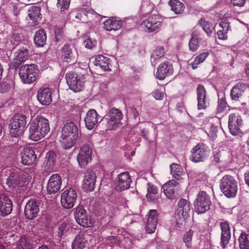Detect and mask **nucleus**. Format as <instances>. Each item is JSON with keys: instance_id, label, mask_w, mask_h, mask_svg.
<instances>
[{"instance_id": "f257e3e1", "label": "nucleus", "mask_w": 249, "mask_h": 249, "mask_svg": "<svg viewBox=\"0 0 249 249\" xmlns=\"http://www.w3.org/2000/svg\"><path fill=\"white\" fill-rule=\"evenodd\" d=\"M50 130L48 120L37 116L32 122L29 129L30 138L35 141L43 138Z\"/></svg>"}, {"instance_id": "f03ea898", "label": "nucleus", "mask_w": 249, "mask_h": 249, "mask_svg": "<svg viewBox=\"0 0 249 249\" xmlns=\"http://www.w3.org/2000/svg\"><path fill=\"white\" fill-rule=\"evenodd\" d=\"M78 128L73 122L66 124L62 130V145L64 149L71 148L78 138Z\"/></svg>"}, {"instance_id": "7ed1b4c3", "label": "nucleus", "mask_w": 249, "mask_h": 249, "mask_svg": "<svg viewBox=\"0 0 249 249\" xmlns=\"http://www.w3.org/2000/svg\"><path fill=\"white\" fill-rule=\"evenodd\" d=\"M27 124L26 117L20 114L15 115L10 120V133L11 137H17L21 135Z\"/></svg>"}, {"instance_id": "20e7f679", "label": "nucleus", "mask_w": 249, "mask_h": 249, "mask_svg": "<svg viewBox=\"0 0 249 249\" xmlns=\"http://www.w3.org/2000/svg\"><path fill=\"white\" fill-rule=\"evenodd\" d=\"M38 72L39 70L36 65H24L19 68V75L24 83L31 84L36 80Z\"/></svg>"}, {"instance_id": "39448f33", "label": "nucleus", "mask_w": 249, "mask_h": 249, "mask_svg": "<svg viewBox=\"0 0 249 249\" xmlns=\"http://www.w3.org/2000/svg\"><path fill=\"white\" fill-rule=\"evenodd\" d=\"M123 114L118 109L112 108L110 110L109 114L104 117L102 123L106 130H111L116 129L121 123Z\"/></svg>"}, {"instance_id": "423d86ee", "label": "nucleus", "mask_w": 249, "mask_h": 249, "mask_svg": "<svg viewBox=\"0 0 249 249\" xmlns=\"http://www.w3.org/2000/svg\"><path fill=\"white\" fill-rule=\"evenodd\" d=\"M220 188L227 197H234L237 191V182L232 177L226 175L221 180Z\"/></svg>"}, {"instance_id": "0eeeda50", "label": "nucleus", "mask_w": 249, "mask_h": 249, "mask_svg": "<svg viewBox=\"0 0 249 249\" xmlns=\"http://www.w3.org/2000/svg\"><path fill=\"white\" fill-rule=\"evenodd\" d=\"M66 79L70 89L75 92H79L84 88L86 80L83 75L78 76L74 72L70 71L66 74Z\"/></svg>"}, {"instance_id": "6e6552de", "label": "nucleus", "mask_w": 249, "mask_h": 249, "mask_svg": "<svg viewBox=\"0 0 249 249\" xmlns=\"http://www.w3.org/2000/svg\"><path fill=\"white\" fill-rule=\"evenodd\" d=\"M61 57L64 62L74 64L78 57L75 46L71 44H65L60 50Z\"/></svg>"}, {"instance_id": "1a4fd4ad", "label": "nucleus", "mask_w": 249, "mask_h": 249, "mask_svg": "<svg viewBox=\"0 0 249 249\" xmlns=\"http://www.w3.org/2000/svg\"><path fill=\"white\" fill-rule=\"evenodd\" d=\"M190 210V202L186 199H181L178 203V219L177 220V225L178 227L185 223V220L189 216Z\"/></svg>"}, {"instance_id": "9d476101", "label": "nucleus", "mask_w": 249, "mask_h": 249, "mask_svg": "<svg viewBox=\"0 0 249 249\" xmlns=\"http://www.w3.org/2000/svg\"><path fill=\"white\" fill-rule=\"evenodd\" d=\"M211 202L210 197L205 192H199L195 204L196 212L198 213H203L210 209Z\"/></svg>"}, {"instance_id": "9b49d317", "label": "nucleus", "mask_w": 249, "mask_h": 249, "mask_svg": "<svg viewBox=\"0 0 249 249\" xmlns=\"http://www.w3.org/2000/svg\"><path fill=\"white\" fill-rule=\"evenodd\" d=\"M74 217L77 223L82 227L89 228L93 226V222L87 215V212L82 206H78L76 207L74 212Z\"/></svg>"}, {"instance_id": "f8f14e48", "label": "nucleus", "mask_w": 249, "mask_h": 249, "mask_svg": "<svg viewBox=\"0 0 249 249\" xmlns=\"http://www.w3.org/2000/svg\"><path fill=\"white\" fill-rule=\"evenodd\" d=\"M77 194L72 188L65 190L61 196V203L62 206L67 209L72 208L76 201Z\"/></svg>"}, {"instance_id": "ddd939ff", "label": "nucleus", "mask_w": 249, "mask_h": 249, "mask_svg": "<svg viewBox=\"0 0 249 249\" xmlns=\"http://www.w3.org/2000/svg\"><path fill=\"white\" fill-rule=\"evenodd\" d=\"M92 153V148L88 144H85L80 148L77 160L81 168L86 167L91 160Z\"/></svg>"}, {"instance_id": "4468645a", "label": "nucleus", "mask_w": 249, "mask_h": 249, "mask_svg": "<svg viewBox=\"0 0 249 249\" xmlns=\"http://www.w3.org/2000/svg\"><path fill=\"white\" fill-rule=\"evenodd\" d=\"M243 124V121L240 116L235 114L230 115L229 128L232 135L235 136L242 133Z\"/></svg>"}, {"instance_id": "2eb2a0df", "label": "nucleus", "mask_w": 249, "mask_h": 249, "mask_svg": "<svg viewBox=\"0 0 249 249\" xmlns=\"http://www.w3.org/2000/svg\"><path fill=\"white\" fill-rule=\"evenodd\" d=\"M96 176L95 173L88 169L85 172L83 179V188L86 191H92L94 189Z\"/></svg>"}, {"instance_id": "dca6fc26", "label": "nucleus", "mask_w": 249, "mask_h": 249, "mask_svg": "<svg viewBox=\"0 0 249 249\" xmlns=\"http://www.w3.org/2000/svg\"><path fill=\"white\" fill-rule=\"evenodd\" d=\"M39 203L35 199L29 200L24 209L26 217L31 220L36 217L39 211Z\"/></svg>"}, {"instance_id": "f3484780", "label": "nucleus", "mask_w": 249, "mask_h": 249, "mask_svg": "<svg viewBox=\"0 0 249 249\" xmlns=\"http://www.w3.org/2000/svg\"><path fill=\"white\" fill-rule=\"evenodd\" d=\"M13 204L11 199L5 194H0V215L5 216L12 212Z\"/></svg>"}, {"instance_id": "a211bd4d", "label": "nucleus", "mask_w": 249, "mask_h": 249, "mask_svg": "<svg viewBox=\"0 0 249 249\" xmlns=\"http://www.w3.org/2000/svg\"><path fill=\"white\" fill-rule=\"evenodd\" d=\"M62 184L61 177L58 174L52 175L48 181L47 190L49 194H55L60 189Z\"/></svg>"}, {"instance_id": "6ab92c4d", "label": "nucleus", "mask_w": 249, "mask_h": 249, "mask_svg": "<svg viewBox=\"0 0 249 249\" xmlns=\"http://www.w3.org/2000/svg\"><path fill=\"white\" fill-rule=\"evenodd\" d=\"M162 187L163 193L168 198L173 199L178 195V183L175 180H171L168 181Z\"/></svg>"}, {"instance_id": "aec40b11", "label": "nucleus", "mask_w": 249, "mask_h": 249, "mask_svg": "<svg viewBox=\"0 0 249 249\" xmlns=\"http://www.w3.org/2000/svg\"><path fill=\"white\" fill-rule=\"evenodd\" d=\"M161 18L157 15L150 16L143 21L144 26L150 32L155 31L161 26Z\"/></svg>"}, {"instance_id": "412c9836", "label": "nucleus", "mask_w": 249, "mask_h": 249, "mask_svg": "<svg viewBox=\"0 0 249 249\" xmlns=\"http://www.w3.org/2000/svg\"><path fill=\"white\" fill-rule=\"evenodd\" d=\"M249 88V85L239 82L236 84L231 89V96L232 100L238 101L245 94L247 90Z\"/></svg>"}, {"instance_id": "4be33fe9", "label": "nucleus", "mask_w": 249, "mask_h": 249, "mask_svg": "<svg viewBox=\"0 0 249 249\" xmlns=\"http://www.w3.org/2000/svg\"><path fill=\"white\" fill-rule=\"evenodd\" d=\"M37 156L31 147H28L23 149L21 157V162L26 165H31L36 160Z\"/></svg>"}, {"instance_id": "5701e85b", "label": "nucleus", "mask_w": 249, "mask_h": 249, "mask_svg": "<svg viewBox=\"0 0 249 249\" xmlns=\"http://www.w3.org/2000/svg\"><path fill=\"white\" fill-rule=\"evenodd\" d=\"M147 216L145 230L147 233H152L155 232L158 223L157 211L156 210H151Z\"/></svg>"}, {"instance_id": "b1692460", "label": "nucleus", "mask_w": 249, "mask_h": 249, "mask_svg": "<svg viewBox=\"0 0 249 249\" xmlns=\"http://www.w3.org/2000/svg\"><path fill=\"white\" fill-rule=\"evenodd\" d=\"M100 116L94 109H90L87 113L85 122L87 128L91 130L97 124Z\"/></svg>"}, {"instance_id": "393cba45", "label": "nucleus", "mask_w": 249, "mask_h": 249, "mask_svg": "<svg viewBox=\"0 0 249 249\" xmlns=\"http://www.w3.org/2000/svg\"><path fill=\"white\" fill-rule=\"evenodd\" d=\"M220 227L221 229V245L224 249L229 244L231 238L230 227L227 221L221 222Z\"/></svg>"}, {"instance_id": "a878e982", "label": "nucleus", "mask_w": 249, "mask_h": 249, "mask_svg": "<svg viewBox=\"0 0 249 249\" xmlns=\"http://www.w3.org/2000/svg\"><path fill=\"white\" fill-rule=\"evenodd\" d=\"M131 182L130 176L128 172H123L118 176L117 189L120 191L129 188Z\"/></svg>"}, {"instance_id": "bb28decb", "label": "nucleus", "mask_w": 249, "mask_h": 249, "mask_svg": "<svg viewBox=\"0 0 249 249\" xmlns=\"http://www.w3.org/2000/svg\"><path fill=\"white\" fill-rule=\"evenodd\" d=\"M206 149L203 143H198L192 150L191 160L194 162H198L206 156Z\"/></svg>"}, {"instance_id": "cd10ccee", "label": "nucleus", "mask_w": 249, "mask_h": 249, "mask_svg": "<svg viewBox=\"0 0 249 249\" xmlns=\"http://www.w3.org/2000/svg\"><path fill=\"white\" fill-rule=\"evenodd\" d=\"M37 99L43 105H48L52 101V92L48 88L40 89L37 93Z\"/></svg>"}, {"instance_id": "c85d7f7f", "label": "nucleus", "mask_w": 249, "mask_h": 249, "mask_svg": "<svg viewBox=\"0 0 249 249\" xmlns=\"http://www.w3.org/2000/svg\"><path fill=\"white\" fill-rule=\"evenodd\" d=\"M172 72V65H169L167 62H164L159 66L156 76L159 79L163 80L165 77L171 75Z\"/></svg>"}, {"instance_id": "c756f323", "label": "nucleus", "mask_w": 249, "mask_h": 249, "mask_svg": "<svg viewBox=\"0 0 249 249\" xmlns=\"http://www.w3.org/2000/svg\"><path fill=\"white\" fill-rule=\"evenodd\" d=\"M200 31L197 29H195L192 33V37L189 41V46L190 50L193 52L196 51L199 48V41L202 38Z\"/></svg>"}, {"instance_id": "7c9ffc66", "label": "nucleus", "mask_w": 249, "mask_h": 249, "mask_svg": "<svg viewBox=\"0 0 249 249\" xmlns=\"http://www.w3.org/2000/svg\"><path fill=\"white\" fill-rule=\"evenodd\" d=\"M197 99L198 102V108L199 109H205L206 105V90L201 85H199L196 89Z\"/></svg>"}, {"instance_id": "2f4dec72", "label": "nucleus", "mask_w": 249, "mask_h": 249, "mask_svg": "<svg viewBox=\"0 0 249 249\" xmlns=\"http://www.w3.org/2000/svg\"><path fill=\"white\" fill-rule=\"evenodd\" d=\"M122 25L121 20H118L114 18H109L104 22V28L108 31H116L119 29Z\"/></svg>"}, {"instance_id": "473e14b6", "label": "nucleus", "mask_w": 249, "mask_h": 249, "mask_svg": "<svg viewBox=\"0 0 249 249\" xmlns=\"http://www.w3.org/2000/svg\"><path fill=\"white\" fill-rule=\"evenodd\" d=\"M28 50L27 49L23 48L17 52L15 58V62L14 63L15 67H18L22 62H24L28 59Z\"/></svg>"}, {"instance_id": "72a5a7b5", "label": "nucleus", "mask_w": 249, "mask_h": 249, "mask_svg": "<svg viewBox=\"0 0 249 249\" xmlns=\"http://www.w3.org/2000/svg\"><path fill=\"white\" fill-rule=\"evenodd\" d=\"M94 64L96 66L99 67L105 71H107L109 68L108 59L103 55H98L95 58Z\"/></svg>"}, {"instance_id": "f704fd0d", "label": "nucleus", "mask_w": 249, "mask_h": 249, "mask_svg": "<svg viewBox=\"0 0 249 249\" xmlns=\"http://www.w3.org/2000/svg\"><path fill=\"white\" fill-rule=\"evenodd\" d=\"M32 241L25 236H22L17 246L16 249H33Z\"/></svg>"}, {"instance_id": "c9c22d12", "label": "nucleus", "mask_w": 249, "mask_h": 249, "mask_svg": "<svg viewBox=\"0 0 249 249\" xmlns=\"http://www.w3.org/2000/svg\"><path fill=\"white\" fill-rule=\"evenodd\" d=\"M230 25L226 22H222L219 25V29L217 32L218 38L224 40L227 38V32L229 30Z\"/></svg>"}, {"instance_id": "e433bc0d", "label": "nucleus", "mask_w": 249, "mask_h": 249, "mask_svg": "<svg viewBox=\"0 0 249 249\" xmlns=\"http://www.w3.org/2000/svg\"><path fill=\"white\" fill-rule=\"evenodd\" d=\"M172 174L175 178L179 180L182 179V176L185 175L181 166L177 163H173L170 165Z\"/></svg>"}, {"instance_id": "4c0bfd02", "label": "nucleus", "mask_w": 249, "mask_h": 249, "mask_svg": "<svg viewBox=\"0 0 249 249\" xmlns=\"http://www.w3.org/2000/svg\"><path fill=\"white\" fill-rule=\"evenodd\" d=\"M86 246V240L82 234H78L72 244V249H83Z\"/></svg>"}, {"instance_id": "58836bf2", "label": "nucleus", "mask_w": 249, "mask_h": 249, "mask_svg": "<svg viewBox=\"0 0 249 249\" xmlns=\"http://www.w3.org/2000/svg\"><path fill=\"white\" fill-rule=\"evenodd\" d=\"M28 12L30 19L32 21L33 23L36 24L39 19L40 8L36 6H33Z\"/></svg>"}, {"instance_id": "ea45409f", "label": "nucleus", "mask_w": 249, "mask_h": 249, "mask_svg": "<svg viewBox=\"0 0 249 249\" xmlns=\"http://www.w3.org/2000/svg\"><path fill=\"white\" fill-rule=\"evenodd\" d=\"M46 41V36L43 29H40L36 34L35 43L38 46H43Z\"/></svg>"}, {"instance_id": "a19ab883", "label": "nucleus", "mask_w": 249, "mask_h": 249, "mask_svg": "<svg viewBox=\"0 0 249 249\" xmlns=\"http://www.w3.org/2000/svg\"><path fill=\"white\" fill-rule=\"evenodd\" d=\"M20 179V176L17 173H13L8 178L6 184L9 187H19Z\"/></svg>"}, {"instance_id": "79ce46f5", "label": "nucleus", "mask_w": 249, "mask_h": 249, "mask_svg": "<svg viewBox=\"0 0 249 249\" xmlns=\"http://www.w3.org/2000/svg\"><path fill=\"white\" fill-rule=\"evenodd\" d=\"M238 241L240 249H249V234L242 232L239 236Z\"/></svg>"}, {"instance_id": "37998d69", "label": "nucleus", "mask_w": 249, "mask_h": 249, "mask_svg": "<svg viewBox=\"0 0 249 249\" xmlns=\"http://www.w3.org/2000/svg\"><path fill=\"white\" fill-rule=\"evenodd\" d=\"M171 10L176 14H180L184 10L183 4L178 0H171L169 2Z\"/></svg>"}, {"instance_id": "c03bdc74", "label": "nucleus", "mask_w": 249, "mask_h": 249, "mask_svg": "<svg viewBox=\"0 0 249 249\" xmlns=\"http://www.w3.org/2000/svg\"><path fill=\"white\" fill-rule=\"evenodd\" d=\"M147 193L146 197L150 201H153L158 198V190L153 185L148 184Z\"/></svg>"}, {"instance_id": "a18cd8bd", "label": "nucleus", "mask_w": 249, "mask_h": 249, "mask_svg": "<svg viewBox=\"0 0 249 249\" xmlns=\"http://www.w3.org/2000/svg\"><path fill=\"white\" fill-rule=\"evenodd\" d=\"M45 159L47 161L46 166H48L50 169H53L56 161L55 153L53 151L48 152L46 154Z\"/></svg>"}, {"instance_id": "49530a36", "label": "nucleus", "mask_w": 249, "mask_h": 249, "mask_svg": "<svg viewBox=\"0 0 249 249\" xmlns=\"http://www.w3.org/2000/svg\"><path fill=\"white\" fill-rule=\"evenodd\" d=\"M199 23L208 36H210L213 32L214 27L210 22L201 19L200 20Z\"/></svg>"}, {"instance_id": "de8ad7c7", "label": "nucleus", "mask_w": 249, "mask_h": 249, "mask_svg": "<svg viewBox=\"0 0 249 249\" xmlns=\"http://www.w3.org/2000/svg\"><path fill=\"white\" fill-rule=\"evenodd\" d=\"M106 244L110 247H118L121 243V241L117 236H110L105 239Z\"/></svg>"}, {"instance_id": "09e8293b", "label": "nucleus", "mask_w": 249, "mask_h": 249, "mask_svg": "<svg viewBox=\"0 0 249 249\" xmlns=\"http://www.w3.org/2000/svg\"><path fill=\"white\" fill-rule=\"evenodd\" d=\"M164 49L163 47H158L153 52L151 57L156 60L162 57L164 54Z\"/></svg>"}, {"instance_id": "8fccbe9b", "label": "nucleus", "mask_w": 249, "mask_h": 249, "mask_svg": "<svg viewBox=\"0 0 249 249\" xmlns=\"http://www.w3.org/2000/svg\"><path fill=\"white\" fill-rule=\"evenodd\" d=\"M194 234V231L190 230L187 231L183 236V242L185 243L187 248H190L192 246V239Z\"/></svg>"}, {"instance_id": "3c124183", "label": "nucleus", "mask_w": 249, "mask_h": 249, "mask_svg": "<svg viewBox=\"0 0 249 249\" xmlns=\"http://www.w3.org/2000/svg\"><path fill=\"white\" fill-rule=\"evenodd\" d=\"M70 4V0H57V6L61 11H64L69 8Z\"/></svg>"}, {"instance_id": "603ef678", "label": "nucleus", "mask_w": 249, "mask_h": 249, "mask_svg": "<svg viewBox=\"0 0 249 249\" xmlns=\"http://www.w3.org/2000/svg\"><path fill=\"white\" fill-rule=\"evenodd\" d=\"M31 179V177L27 173H24L20 176L19 187L27 185Z\"/></svg>"}, {"instance_id": "864d4df0", "label": "nucleus", "mask_w": 249, "mask_h": 249, "mask_svg": "<svg viewBox=\"0 0 249 249\" xmlns=\"http://www.w3.org/2000/svg\"><path fill=\"white\" fill-rule=\"evenodd\" d=\"M67 224L65 222L61 223L58 227V236L61 237L67 231Z\"/></svg>"}, {"instance_id": "5fc2aeb1", "label": "nucleus", "mask_w": 249, "mask_h": 249, "mask_svg": "<svg viewBox=\"0 0 249 249\" xmlns=\"http://www.w3.org/2000/svg\"><path fill=\"white\" fill-rule=\"evenodd\" d=\"M209 53L208 52H204L197 56L196 58V62L200 64L204 61L206 58L208 56Z\"/></svg>"}, {"instance_id": "6e6d98bb", "label": "nucleus", "mask_w": 249, "mask_h": 249, "mask_svg": "<svg viewBox=\"0 0 249 249\" xmlns=\"http://www.w3.org/2000/svg\"><path fill=\"white\" fill-rule=\"evenodd\" d=\"M226 107V102L223 100H220L218 102V106L217 108V113L223 112Z\"/></svg>"}, {"instance_id": "4d7b16f0", "label": "nucleus", "mask_w": 249, "mask_h": 249, "mask_svg": "<svg viewBox=\"0 0 249 249\" xmlns=\"http://www.w3.org/2000/svg\"><path fill=\"white\" fill-rule=\"evenodd\" d=\"M153 96L156 100H161L163 97L164 94L162 91L156 89L153 92Z\"/></svg>"}, {"instance_id": "13d9d810", "label": "nucleus", "mask_w": 249, "mask_h": 249, "mask_svg": "<svg viewBox=\"0 0 249 249\" xmlns=\"http://www.w3.org/2000/svg\"><path fill=\"white\" fill-rule=\"evenodd\" d=\"M246 0H231V2L234 6L241 7L244 5Z\"/></svg>"}, {"instance_id": "bf43d9fd", "label": "nucleus", "mask_w": 249, "mask_h": 249, "mask_svg": "<svg viewBox=\"0 0 249 249\" xmlns=\"http://www.w3.org/2000/svg\"><path fill=\"white\" fill-rule=\"evenodd\" d=\"M21 40V37L18 34H14L12 36L11 41L13 42L14 44L16 43H18Z\"/></svg>"}, {"instance_id": "052dcab7", "label": "nucleus", "mask_w": 249, "mask_h": 249, "mask_svg": "<svg viewBox=\"0 0 249 249\" xmlns=\"http://www.w3.org/2000/svg\"><path fill=\"white\" fill-rule=\"evenodd\" d=\"M84 43L85 47L88 49H91L94 46V42H93L89 38L86 39L84 41Z\"/></svg>"}, {"instance_id": "680f3d73", "label": "nucleus", "mask_w": 249, "mask_h": 249, "mask_svg": "<svg viewBox=\"0 0 249 249\" xmlns=\"http://www.w3.org/2000/svg\"><path fill=\"white\" fill-rule=\"evenodd\" d=\"M217 129L215 127H212L210 132V135L213 139H214L217 137Z\"/></svg>"}, {"instance_id": "e2e57ef3", "label": "nucleus", "mask_w": 249, "mask_h": 249, "mask_svg": "<svg viewBox=\"0 0 249 249\" xmlns=\"http://www.w3.org/2000/svg\"><path fill=\"white\" fill-rule=\"evenodd\" d=\"M243 139L246 144L247 148L249 150V135H245Z\"/></svg>"}, {"instance_id": "0e129e2a", "label": "nucleus", "mask_w": 249, "mask_h": 249, "mask_svg": "<svg viewBox=\"0 0 249 249\" xmlns=\"http://www.w3.org/2000/svg\"><path fill=\"white\" fill-rule=\"evenodd\" d=\"M88 12L86 11V10L84 8L80 9L78 10V13L77 14L78 16H81V18H82V14H84L85 15H87Z\"/></svg>"}, {"instance_id": "69168bd1", "label": "nucleus", "mask_w": 249, "mask_h": 249, "mask_svg": "<svg viewBox=\"0 0 249 249\" xmlns=\"http://www.w3.org/2000/svg\"><path fill=\"white\" fill-rule=\"evenodd\" d=\"M55 34L56 41H58L60 39V37L62 36L61 32L60 30H58L57 31H55Z\"/></svg>"}, {"instance_id": "338daca9", "label": "nucleus", "mask_w": 249, "mask_h": 249, "mask_svg": "<svg viewBox=\"0 0 249 249\" xmlns=\"http://www.w3.org/2000/svg\"><path fill=\"white\" fill-rule=\"evenodd\" d=\"M244 177L246 183L249 186V172H248L245 174Z\"/></svg>"}, {"instance_id": "774afa93", "label": "nucleus", "mask_w": 249, "mask_h": 249, "mask_svg": "<svg viewBox=\"0 0 249 249\" xmlns=\"http://www.w3.org/2000/svg\"><path fill=\"white\" fill-rule=\"evenodd\" d=\"M132 112L135 118L139 116V113L136 108H132Z\"/></svg>"}]
</instances>
